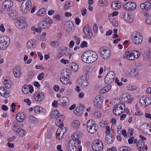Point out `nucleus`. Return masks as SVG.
<instances>
[{"label": "nucleus", "mask_w": 151, "mask_h": 151, "mask_svg": "<svg viewBox=\"0 0 151 151\" xmlns=\"http://www.w3.org/2000/svg\"><path fill=\"white\" fill-rule=\"evenodd\" d=\"M83 32L85 35L88 36V37L89 38H91L92 36V31L88 25H86L83 28Z\"/></svg>", "instance_id": "21"}, {"label": "nucleus", "mask_w": 151, "mask_h": 151, "mask_svg": "<svg viewBox=\"0 0 151 151\" xmlns=\"http://www.w3.org/2000/svg\"><path fill=\"white\" fill-rule=\"evenodd\" d=\"M4 81H2L3 82L4 86L7 88H9L12 86V83L10 81L6 79H4Z\"/></svg>", "instance_id": "36"}, {"label": "nucleus", "mask_w": 151, "mask_h": 151, "mask_svg": "<svg viewBox=\"0 0 151 151\" xmlns=\"http://www.w3.org/2000/svg\"><path fill=\"white\" fill-rule=\"evenodd\" d=\"M34 110L35 112L37 114L41 113L43 114L45 113V110L43 109L42 107L39 106H35Z\"/></svg>", "instance_id": "25"}, {"label": "nucleus", "mask_w": 151, "mask_h": 151, "mask_svg": "<svg viewBox=\"0 0 151 151\" xmlns=\"http://www.w3.org/2000/svg\"><path fill=\"white\" fill-rule=\"evenodd\" d=\"M45 94L41 91L36 92L34 95V98L35 100L40 101L42 100L44 98Z\"/></svg>", "instance_id": "20"}, {"label": "nucleus", "mask_w": 151, "mask_h": 151, "mask_svg": "<svg viewBox=\"0 0 151 151\" xmlns=\"http://www.w3.org/2000/svg\"><path fill=\"white\" fill-rule=\"evenodd\" d=\"M145 106H147L151 104V98L149 97H145Z\"/></svg>", "instance_id": "53"}, {"label": "nucleus", "mask_w": 151, "mask_h": 151, "mask_svg": "<svg viewBox=\"0 0 151 151\" xmlns=\"http://www.w3.org/2000/svg\"><path fill=\"white\" fill-rule=\"evenodd\" d=\"M106 121H102L99 122V124L101 127H105L106 125Z\"/></svg>", "instance_id": "60"}, {"label": "nucleus", "mask_w": 151, "mask_h": 151, "mask_svg": "<svg viewBox=\"0 0 151 151\" xmlns=\"http://www.w3.org/2000/svg\"><path fill=\"white\" fill-rule=\"evenodd\" d=\"M87 125L88 131L91 134L96 133L98 129V127L93 120L91 119L88 121Z\"/></svg>", "instance_id": "5"}, {"label": "nucleus", "mask_w": 151, "mask_h": 151, "mask_svg": "<svg viewBox=\"0 0 151 151\" xmlns=\"http://www.w3.org/2000/svg\"><path fill=\"white\" fill-rule=\"evenodd\" d=\"M59 102L60 104H63L64 105L68 106L69 104V101L68 97H63L59 99Z\"/></svg>", "instance_id": "27"}, {"label": "nucleus", "mask_w": 151, "mask_h": 151, "mask_svg": "<svg viewBox=\"0 0 151 151\" xmlns=\"http://www.w3.org/2000/svg\"><path fill=\"white\" fill-rule=\"evenodd\" d=\"M127 88L128 90H130L131 91H133L137 89V87L136 86H130L128 85L127 86Z\"/></svg>", "instance_id": "58"}, {"label": "nucleus", "mask_w": 151, "mask_h": 151, "mask_svg": "<svg viewBox=\"0 0 151 151\" xmlns=\"http://www.w3.org/2000/svg\"><path fill=\"white\" fill-rule=\"evenodd\" d=\"M25 115L23 113H19L16 116V119L18 122H22L23 121Z\"/></svg>", "instance_id": "34"}, {"label": "nucleus", "mask_w": 151, "mask_h": 151, "mask_svg": "<svg viewBox=\"0 0 151 151\" xmlns=\"http://www.w3.org/2000/svg\"><path fill=\"white\" fill-rule=\"evenodd\" d=\"M137 146L138 150L140 151L147 150L148 148L146 145H145L144 142L142 139H139L137 144Z\"/></svg>", "instance_id": "18"}, {"label": "nucleus", "mask_w": 151, "mask_h": 151, "mask_svg": "<svg viewBox=\"0 0 151 151\" xmlns=\"http://www.w3.org/2000/svg\"><path fill=\"white\" fill-rule=\"evenodd\" d=\"M99 52L102 57L104 59H107L110 55V51L106 47H103L100 49Z\"/></svg>", "instance_id": "9"}, {"label": "nucleus", "mask_w": 151, "mask_h": 151, "mask_svg": "<svg viewBox=\"0 0 151 151\" xmlns=\"http://www.w3.org/2000/svg\"><path fill=\"white\" fill-rule=\"evenodd\" d=\"M114 137L113 136H112L111 134H107L106 135V140L108 144L112 143L114 141Z\"/></svg>", "instance_id": "31"}, {"label": "nucleus", "mask_w": 151, "mask_h": 151, "mask_svg": "<svg viewBox=\"0 0 151 151\" xmlns=\"http://www.w3.org/2000/svg\"><path fill=\"white\" fill-rule=\"evenodd\" d=\"M80 136L79 135L78 132L74 133L73 135H72V139L69 142L74 144H80L81 143V141L79 139Z\"/></svg>", "instance_id": "16"}, {"label": "nucleus", "mask_w": 151, "mask_h": 151, "mask_svg": "<svg viewBox=\"0 0 151 151\" xmlns=\"http://www.w3.org/2000/svg\"><path fill=\"white\" fill-rule=\"evenodd\" d=\"M145 125H146L145 126L144 129H143V130L145 132L147 133V131H148L151 127V126L150 124H145L143 125V126H144Z\"/></svg>", "instance_id": "52"}, {"label": "nucleus", "mask_w": 151, "mask_h": 151, "mask_svg": "<svg viewBox=\"0 0 151 151\" xmlns=\"http://www.w3.org/2000/svg\"><path fill=\"white\" fill-rule=\"evenodd\" d=\"M50 44L54 47H57L60 45V42L58 41H53L51 42Z\"/></svg>", "instance_id": "50"}, {"label": "nucleus", "mask_w": 151, "mask_h": 151, "mask_svg": "<svg viewBox=\"0 0 151 151\" xmlns=\"http://www.w3.org/2000/svg\"><path fill=\"white\" fill-rule=\"evenodd\" d=\"M111 5L112 8L115 10H117L119 9L120 8L121 3L119 2L118 1H116L112 2Z\"/></svg>", "instance_id": "26"}, {"label": "nucleus", "mask_w": 151, "mask_h": 151, "mask_svg": "<svg viewBox=\"0 0 151 151\" xmlns=\"http://www.w3.org/2000/svg\"><path fill=\"white\" fill-rule=\"evenodd\" d=\"M45 75V73L43 72L39 73L37 76V78L38 80H41L42 79L44 78Z\"/></svg>", "instance_id": "57"}, {"label": "nucleus", "mask_w": 151, "mask_h": 151, "mask_svg": "<svg viewBox=\"0 0 151 151\" xmlns=\"http://www.w3.org/2000/svg\"><path fill=\"white\" fill-rule=\"evenodd\" d=\"M59 118H57L55 121V124L58 126H63V124L62 123L63 119L64 118V116L61 115L59 116Z\"/></svg>", "instance_id": "29"}, {"label": "nucleus", "mask_w": 151, "mask_h": 151, "mask_svg": "<svg viewBox=\"0 0 151 151\" xmlns=\"http://www.w3.org/2000/svg\"><path fill=\"white\" fill-rule=\"evenodd\" d=\"M103 147V143L100 140H95L92 144V148L95 151H101Z\"/></svg>", "instance_id": "10"}, {"label": "nucleus", "mask_w": 151, "mask_h": 151, "mask_svg": "<svg viewBox=\"0 0 151 151\" xmlns=\"http://www.w3.org/2000/svg\"><path fill=\"white\" fill-rule=\"evenodd\" d=\"M134 38L133 40V43L136 45H139L142 41L143 37L142 34L139 32H136L134 33Z\"/></svg>", "instance_id": "11"}, {"label": "nucleus", "mask_w": 151, "mask_h": 151, "mask_svg": "<svg viewBox=\"0 0 151 151\" xmlns=\"http://www.w3.org/2000/svg\"><path fill=\"white\" fill-rule=\"evenodd\" d=\"M130 74L132 77H137L139 76V73L137 70L134 69L131 70Z\"/></svg>", "instance_id": "42"}, {"label": "nucleus", "mask_w": 151, "mask_h": 151, "mask_svg": "<svg viewBox=\"0 0 151 151\" xmlns=\"http://www.w3.org/2000/svg\"><path fill=\"white\" fill-rule=\"evenodd\" d=\"M130 97L131 96L129 94L125 93L122 95L121 100L123 102H128Z\"/></svg>", "instance_id": "32"}, {"label": "nucleus", "mask_w": 151, "mask_h": 151, "mask_svg": "<svg viewBox=\"0 0 151 151\" xmlns=\"http://www.w3.org/2000/svg\"><path fill=\"white\" fill-rule=\"evenodd\" d=\"M71 3L70 1L66 2L64 5V9H68L70 7Z\"/></svg>", "instance_id": "61"}, {"label": "nucleus", "mask_w": 151, "mask_h": 151, "mask_svg": "<svg viewBox=\"0 0 151 151\" xmlns=\"http://www.w3.org/2000/svg\"><path fill=\"white\" fill-rule=\"evenodd\" d=\"M35 75V73L34 71H31L28 73V76L29 79H32L34 77Z\"/></svg>", "instance_id": "54"}, {"label": "nucleus", "mask_w": 151, "mask_h": 151, "mask_svg": "<svg viewBox=\"0 0 151 151\" xmlns=\"http://www.w3.org/2000/svg\"><path fill=\"white\" fill-rule=\"evenodd\" d=\"M46 13L45 9L42 8L38 10L37 13V15L38 16H43Z\"/></svg>", "instance_id": "45"}, {"label": "nucleus", "mask_w": 151, "mask_h": 151, "mask_svg": "<svg viewBox=\"0 0 151 151\" xmlns=\"http://www.w3.org/2000/svg\"><path fill=\"white\" fill-rule=\"evenodd\" d=\"M119 151H132L130 147L127 146H123L119 148Z\"/></svg>", "instance_id": "47"}, {"label": "nucleus", "mask_w": 151, "mask_h": 151, "mask_svg": "<svg viewBox=\"0 0 151 151\" xmlns=\"http://www.w3.org/2000/svg\"><path fill=\"white\" fill-rule=\"evenodd\" d=\"M60 81L63 83L65 85L68 83L70 84L71 83V82H70L69 79L65 76H63L62 78H60Z\"/></svg>", "instance_id": "40"}, {"label": "nucleus", "mask_w": 151, "mask_h": 151, "mask_svg": "<svg viewBox=\"0 0 151 151\" xmlns=\"http://www.w3.org/2000/svg\"><path fill=\"white\" fill-rule=\"evenodd\" d=\"M98 55L95 52L89 50L84 52L82 55L81 58L82 61L87 63H92L96 61Z\"/></svg>", "instance_id": "1"}, {"label": "nucleus", "mask_w": 151, "mask_h": 151, "mask_svg": "<svg viewBox=\"0 0 151 151\" xmlns=\"http://www.w3.org/2000/svg\"><path fill=\"white\" fill-rule=\"evenodd\" d=\"M63 127H59L58 129L56 132V138L57 139H60L59 136L60 135V134H61L60 132L62 131V130H63Z\"/></svg>", "instance_id": "51"}, {"label": "nucleus", "mask_w": 151, "mask_h": 151, "mask_svg": "<svg viewBox=\"0 0 151 151\" xmlns=\"http://www.w3.org/2000/svg\"><path fill=\"white\" fill-rule=\"evenodd\" d=\"M37 45V41L34 39H31L27 42L26 46L28 49L31 50L35 49Z\"/></svg>", "instance_id": "19"}, {"label": "nucleus", "mask_w": 151, "mask_h": 151, "mask_svg": "<svg viewBox=\"0 0 151 151\" xmlns=\"http://www.w3.org/2000/svg\"><path fill=\"white\" fill-rule=\"evenodd\" d=\"M8 13L9 17L12 19L15 20L18 17L17 13L16 11L9 10L8 11Z\"/></svg>", "instance_id": "23"}, {"label": "nucleus", "mask_w": 151, "mask_h": 151, "mask_svg": "<svg viewBox=\"0 0 151 151\" xmlns=\"http://www.w3.org/2000/svg\"><path fill=\"white\" fill-rule=\"evenodd\" d=\"M136 7V4L133 2H129L126 3L124 6V8L126 10L133 11Z\"/></svg>", "instance_id": "14"}, {"label": "nucleus", "mask_w": 151, "mask_h": 151, "mask_svg": "<svg viewBox=\"0 0 151 151\" xmlns=\"http://www.w3.org/2000/svg\"><path fill=\"white\" fill-rule=\"evenodd\" d=\"M146 22L148 24H151V17H147L146 19Z\"/></svg>", "instance_id": "63"}, {"label": "nucleus", "mask_w": 151, "mask_h": 151, "mask_svg": "<svg viewBox=\"0 0 151 151\" xmlns=\"http://www.w3.org/2000/svg\"><path fill=\"white\" fill-rule=\"evenodd\" d=\"M78 144H74L69 142L68 147H67V149L69 151H78V150L79 151H81L82 147L81 145H79L78 146L79 149L77 148L76 145Z\"/></svg>", "instance_id": "17"}, {"label": "nucleus", "mask_w": 151, "mask_h": 151, "mask_svg": "<svg viewBox=\"0 0 151 151\" xmlns=\"http://www.w3.org/2000/svg\"><path fill=\"white\" fill-rule=\"evenodd\" d=\"M29 85H25L22 88V91L23 93L25 94H27L29 92Z\"/></svg>", "instance_id": "49"}, {"label": "nucleus", "mask_w": 151, "mask_h": 151, "mask_svg": "<svg viewBox=\"0 0 151 151\" xmlns=\"http://www.w3.org/2000/svg\"><path fill=\"white\" fill-rule=\"evenodd\" d=\"M67 23L68 24H67L68 28L67 29V30L69 32H72L74 28L73 24L71 22H69Z\"/></svg>", "instance_id": "41"}, {"label": "nucleus", "mask_w": 151, "mask_h": 151, "mask_svg": "<svg viewBox=\"0 0 151 151\" xmlns=\"http://www.w3.org/2000/svg\"><path fill=\"white\" fill-rule=\"evenodd\" d=\"M70 65L72 70L75 72L77 71L78 69V66L76 63H71Z\"/></svg>", "instance_id": "44"}, {"label": "nucleus", "mask_w": 151, "mask_h": 151, "mask_svg": "<svg viewBox=\"0 0 151 151\" xmlns=\"http://www.w3.org/2000/svg\"><path fill=\"white\" fill-rule=\"evenodd\" d=\"M123 59L127 58L131 60H133L135 59V57L132 55V51H127L125 52L123 56Z\"/></svg>", "instance_id": "22"}, {"label": "nucleus", "mask_w": 151, "mask_h": 151, "mask_svg": "<svg viewBox=\"0 0 151 151\" xmlns=\"http://www.w3.org/2000/svg\"><path fill=\"white\" fill-rule=\"evenodd\" d=\"M52 23L51 18L49 17L45 18L43 20L39 22L38 25L41 28L45 29H48L50 27V24Z\"/></svg>", "instance_id": "7"}, {"label": "nucleus", "mask_w": 151, "mask_h": 151, "mask_svg": "<svg viewBox=\"0 0 151 151\" xmlns=\"http://www.w3.org/2000/svg\"><path fill=\"white\" fill-rule=\"evenodd\" d=\"M15 25L19 29H23L27 26V24L25 21L18 19L16 20Z\"/></svg>", "instance_id": "15"}, {"label": "nucleus", "mask_w": 151, "mask_h": 151, "mask_svg": "<svg viewBox=\"0 0 151 151\" xmlns=\"http://www.w3.org/2000/svg\"><path fill=\"white\" fill-rule=\"evenodd\" d=\"M125 105L123 104H116L114 106L113 111L114 114L116 116L120 115L125 110Z\"/></svg>", "instance_id": "3"}, {"label": "nucleus", "mask_w": 151, "mask_h": 151, "mask_svg": "<svg viewBox=\"0 0 151 151\" xmlns=\"http://www.w3.org/2000/svg\"><path fill=\"white\" fill-rule=\"evenodd\" d=\"M29 119L31 122H35L36 121V118L33 115H30L29 117Z\"/></svg>", "instance_id": "64"}, {"label": "nucleus", "mask_w": 151, "mask_h": 151, "mask_svg": "<svg viewBox=\"0 0 151 151\" xmlns=\"http://www.w3.org/2000/svg\"><path fill=\"white\" fill-rule=\"evenodd\" d=\"M73 53H70V50L68 48L66 47H63L60 48V49L58 50V54L57 57L58 58L64 57L70 59L73 58Z\"/></svg>", "instance_id": "2"}, {"label": "nucleus", "mask_w": 151, "mask_h": 151, "mask_svg": "<svg viewBox=\"0 0 151 151\" xmlns=\"http://www.w3.org/2000/svg\"><path fill=\"white\" fill-rule=\"evenodd\" d=\"M132 55L135 57V59L137 58L139 56V53L137 50H134L132 51Z\"/></svg>", "instance_id": "55"}, {"label": "nucleus", "mask_w": 151, "mask_h": 151, "mask_svg": "<svg viewBox=\"0 0 151 151\" xmlns=\"http://www.w3.org/2000/svg\"><path fill=\"white\" fill-rule=\"evenodd\" d=\"M111 86L110 85H107L102 88L100 90V92L104 93L107 92L111 88Z\"/></svg>", "instance_id": "39"}, {"label": "nucleus", "mask_w": 151, "mask_h": 151, "mask_svg": "<svg viewBox=\"0 0 151 151\" xmlns=\"http://www.w3.org/2000/svg\"><path fill=\"white\" fill-rule=\"evenodd\" d=\"M13 5V3L10 0H6L4 1L3 6L5 9H8L12 7Z\"/></svg>", "instance_id": "28"}, {"label": "nucleus", "mask_w": 151, "mask_h": 151, "mask_svg": "<svg viewBox=\"0 0 151 151\" xmlns=\"http://www.w3.org/2000/svg\"><path fill=\"white\" fill-rule=\"evenodd\" d=\"M134 132V130L132 129H129L128 131L127 134L128 136H131L133 134Z\"/></svg>", "instance_id": "62"}, {"label": "nucleus", "mask_w": 151, "mask_h": 151, "mask_svg": "<svg viewBox=\"0 0 151 151\" xmlns=\"http://www.w3.org/2000/svg\"><path fill=\"white\" fill-rule=\"evenodd\" d=\"M15 128L14 125L13 130H15L16 132L18 133L21 136L23 137L25 134V131L24 130L20 128L16 129Z\"/></svg>", "instance_id": "30"}, {"label": "nucleus", "mask_w": 151, "mask_h": 151, "mask_svg": "<svg viewBox=\"0 0 151 151\" xmlns=\"http://www.w3.org/2000/svg\"><path fill=\"white\" fill-rule=\"evenodd\" d=\"M79 84L83 87H86L89 85V83L87 79V77L85 75L81 76L78 80Z\"/></svg>", "instance_id": "13"}, {"label": "nucleus", "mask_w": 151, "mask_h": 151, "mask_svg": "<svg viewBox=\"0 0 151 151\" xmlns=\"http://www.w3.org/2000/svg\"><path fill=\"white\" fill-rule=\"evenodd\" d=\"M13 73L15 77L19 78L21 74V68L18 66L15 67L13 69Z\"/></svg>", "instance_id": "24"}, {"label": "nucleus", "mask_w": 151, "mask_h": 151, "mask_svg": "<svg viewBox=\"0 0 151 151\" xmlns=\"http://www.w3.org/2000/svg\"><path fill=\"white\" fill-rule=\"evenodd\" d=\"M94 115L97 118L101 117V114L100 112L98 111H96L95 112Z\"/></svg>", "instance_id": "59"}, {"label": "nucleus", "mask_w": 151, "mask_h": 151, "mask_svg": "<svg viewBox=\"0 0 151 151\" xmlns=\"http://www.w3.org/2000/svg\"><path fill=\"white\" fill-rule=\"evenodd\" d=\"M81 109L80 107L77 106L75 110H74V112L77 115H81L83 112V109Z\"/></svg>", "instance_id": "43"}, {"label": "nucleus", "mask_w": 151, "mask_h": 151, "mask_svg": "<svg viewBox=\"0 0 151 151\" xmlns=\"http://www.w3.org/2000/svg\"><path fill=\"white\" fill-rule=\"evenodd\" d=\"M30 8H28L24 6H22L21 5V10L22 12L24 13H27L29 12Z\"/></svg>", "instance_id": "46"}, {"label": "nucleus", "mask_w": 151, "mask_h": 151, "mask_svg": "<svg viewBox=\"0 0 151 151\" xmlns=\"http://www.w3.org/2000/svg\"><path fill=\"white\" fill-rule=\"evenodd\" d=\"M115 77L114 72L112 71H109L104 78L105 83L107 84L111 83L114 82Z\"/></svg>", "instance_id": "8"}, {"label": "nucleus", "mask_w": 151, "mask_h": 151, "mask_svg": "<svg viewBox=\"0 0 151 151\" xmlns=\"http://www.w3.org/2000/svg\"><path fill=\"white\" fill-rule=\"evenodd\" d=\"M9 38L6 35L1 36L0 38V49L4 50L10 44Z\"/></svg>", "instance_id": "6"}, {"label": "nucleus", "mask_w": 151, "mask_h": 151, "mask_svg": "<svg viewBox=\"0 0 151 151\" xmlns=\"http://www.w3.org/2000/svg\"><path fill=\"white\" fill-rule=\"evenodd\" d=\"M124 18L125 20L129 23H131L134 20L133 16L129 15L128 13L126 15H125Z\"/></svg>", "instance_id": "37"}, {"label": "nucleus", "mask_w": 151, "mask_h": 151, "mask_svg": "<svg viewBox=\"0 0 151 151\" xmlns=\"http://www.w3.org/2000/svg\"><path fill=\"white\" fill-rule=\"evenodd\" d=\"M80 124V122L77 120H75L73 121L72 123V125L74 127L77 129L78 128Z\"/></svg>", "instance_id": "48"}, {"label": "nucleus", "mask_w": 151, "mask_h": 151, "mask_svg": "<svg viewBox=\"0 0 151 151\" xmlns=\"http://www.w3.org/2000/svg\"><path fill=\"white\" fill-rule=\"evenodd\" d=\"M50 116L52 118L56 117L59 118V116H60L59 115V111L56 110L52 111L50 113Z\"/></svg>", "instance_id": "38"}, {"label": "nucleus", "mask_w": 151, "mask_h": 151, "mask_svg": "<svg viewBox=\"0 0 151 151\" xmlns=\"http://www.w3.org/2000/svg\"><path fill=\"white\" fill-rule=\"evenodd\" d=\"M140 8L141 9V13L146 16L149 14V12L151 10V4L148 2L142 3L140 5Z\"/></svg>", "instance_id": "4"}, {"label": "nucleus", "mask_w": 151, "mask_h": 151, "mask_svg": "<svg viewBox=\"0 0 151 151\" xmlns=\"http://www.w3.org/2000/svg\"><path fill=\"white\" fill-rule=\"evenodd\" d=\"M104 97L101 95L97 96L95 98L94 101V104L97 108H100L102 105L104 101Z\"/></svg>", "instance_id": "12"}, {"label": "nucleus", "mask_w": 151, "mask_h": 151, "mask_svg": "<svg viewBox=\"0 0 151 151\" xmlns=\"http://www.w3.org/2000/svg\"><path fill=\"white\" fill-rule=\"evenodd\" d=\"M143 56L145 59L151 60V51L147 50L143 54Z\"/></svg>", "instance_id": "33"}, {"label": "nucleus", "mask_w": 151, "mask_h": 151, "mask_svg": "<svg viewBox=\"0 0 151 151\" xmlns=\"http://www.w3.org/2000/svg\"><path fill=\"white\" fill-rule=\"evenodd\" d=\"M22 5L28 8H31L32 5L31 1L30 0H24L22 3Z\"/></svg>", "instance_id": "35"}, {"label": "nucleus", "mask_w": 151, "mask_h": 151, "mask_svg": "<svg viewBox=\"0 0 151 151\" xmlns=\"http://www.w3.org/2000/svg\"><path fill=\"white\" fill-rule=\"evenodd\" d=\"M139 103L142 104V106L143 105L144 106H145V96H142L140 99L139 100Z\"/></svg>", "instance_id": "56"}]
</instances>
